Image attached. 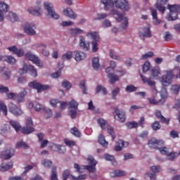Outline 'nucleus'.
Here are the masks:
<instances>
[{
  "mask_svg": "<svg viewBox=\"0 0 180 180\" xmlns=\"http://www.w3.org/2000/svg\"><path fill=\"white\" fill-rule=\"evenodd\" d=\"M155 115L157 119L160 120L162 123H165V124L167 125L169 124V118H166L165 117H164V115H162V113L160 110H157Z\"/></svg>",
  "mask_w": 180,
  "mask_h": 180,
  "instance_id": "nucleus-26",
  "label": "nucleus"
},
{
  "mask_svg": "<svg viewBox=\"0 0 180 180\" xmlns=\"http://www.w3.org/2000/svg\"><path fill=\"white\" fill-rule=\"evenodd\" d=\"M27 72H29L32 77H37V70L34 68V66L32 65H25L22 69L19 70V74L20 75H22L23 74H26Z\"/></svg>",
  "mask_w": 180,
  "mask_h": 180,
  "instance_id": "nucleus-8",
  "label": "nucleus"
},
{
  "mask_svg": "<svg viewBox=\"0 0 180 180\" xmlns=\"http://www.w3.org/2000/svg\"><path fill=\"white\" fill-rule=\"evenodd\" d=\"M44 112L45 113V117L46 119H50L51 116H53V111L50 110V108H44Z\"/></svg>",
  "mask_w": 180,
  "mask_h": 180,
  "instance_id": "nucleus-56",
  "label": "nucleus"
},
{
  "mask_svg": "<svg viewBox=\"0 0 180 180\" xmlns=\"http://www.w3.org/2000/svg\"><path fill=\"white\" fill-rule=\"evenodd\" d=\"M79 46L85 51H88L89 50V42L85 41V38L83 37H80Z\"/></svg>",
  "mask_w": 180,
  "mask_h": 180,
  "instance_id": "nucleus-32",
  "label": "nucleus"
},
{
  "mask_svg": "<svg viewBox=\"0 0 180 180\" xmlns=\"http://www.w3.org/2000/svg\"><path fill=\"white\" fill-rule=\"evenodd\" d=\"M78 103L75 100L72 99L69 102V106L71 109L77 110L78 109Z\"/></svg>",
  "mask_w": 180,
  "mask_h": 180,
  "instance_id": "nucleus-55",
  "label": "nucleus"
},
{
  "mask_svg": "<svg viewBox=\"0 0 180 180\" xmlns=\"http://www.w3.org/2000/svg\"><path fill=\"white\" fill-rule=\"evenodd\" d=\"M150 65H151L150 64V62H145L143 66V72H147V71H150Z\"/></svg>",
  "mask_w": 180,
  "mask_h": 180,
  "instance_id": "nucleus-60",
  "label": "nucleus"
},
{
  "mask_svg": "<svg viewBox=\"0 0 180 180\" xmlns=\"http://www.w3.org/2000/svg\"><path fill=\"white\" fill-rule=\"evenodd\" d=\"M28 12L29 13L33 15L34 16H40V15H41L42 13L41 10H40L39 7H31L28 9Z\"/></svg>",
  "mask_w": 180,
  "mask_h": 180,
  "instance_id": "nucleus-33",
  "label": "nucleus"
},
{
  "mask_svg": "<svg viewBox=\"0 0 180 180\" xmlns=\"http://www.w3.org/2000/svg\"><path fill=\"white\" fill-rule=\"evenodd\" d=\"M167 9L169 11L168 20H176L180 13V4H168Z\"/></svg>",
  "mask_w": 180,
  "mask_h": 180,
  "instance_id": "nucleus-3",
  "label": "nucleus"
},
{
  "mask_svg": "<svg viewBox=\"0 0 180 180\" xmlns=\"http://www.w3.org/2000/svg\"><path fill=\"white\" fill-rule=\"evenodd\" d=\"M72 34L74 36H77V34H82L84 33V30L79 29V28H75L72 30Z\"/></svg>",
  "mask_w": 180,
  "mask_h": 180,
  "instance_id": "nucleus-61",
  "label": "nucleus"
},
{
  "mask_svg": "<svg viewBox=\"0 0 180 180\" xmlns=\"http://www.w3.org/2000/svg\"><path fill=\"white\" fill-rule=\"evenodd\" d=\"M27 95V91L26 89H23L21 92H20L18 94L17 93L16 96V101L18 103H22V102H25V96Z\"/></svg>",
  "mask_w": 180,
  "mask_h": 180,
  "instance_id": "nucleus-29",
  "label": "nucleus"
},
{
  "mask_svg": "<svg viewBox=\"0 0 180 180\" xmlns=\"http://www.w3.org/2000/svg\"><path fill=\"white\" fill-rule=\"evenodd\" d=\"M64 143L68 147H74V146H75V142L74 141H71L68 139H64Z\"/></svg>",
  "mask_w": 180,
  "mask_h": 180,
  "instance_id": "nucleus-62",
  "label": "nucleus"
},
{
  "mask_svg": "<svg viewBox=\"0 0 180 180\" xmlns=\"http://www.w3.org/2000/svg\"><path fill=\"white\" fill-rule=\"evenodd\" d=\"M140 77L143 84H148V85L152 86V92H153V94H158V91H157V89L155 88V82H153V80H151V78L146 79V77L141 75V73H140Z\"/></svg>",
  "mask_w": 180,
  "mask_h": 180,
  "instance_id": "nucleus-19",
  "label": "nucleus"
},
{
  "mask_svg": "<svg viewBox=\"0 0 180 180\" xmlns=\"http://www.w3.org/2000/svg\"><path fill=\"white\" fill-rule=\"evenodd\" d=\"M24 32L26 33V34H28V36H34L36 34V31L34 29H36V25L34 24H29L26 22L23 27Z\"/></svg>",
  "mask_w": 180,
  "mask_h": 180,
  "instance_id": "nucleus-18",
  "label": "nucleus"
},
{
  "mask_svg": "<svg viewBox=\"0 0 180 180\" xmlns=\"http://www.w3.org/2000/svg\"><path fill=\"white\" fill-rule=\"evenodd\" d=\"M28 86H30V88L37 89V92H41L43 91H47V89H50V86L49 85H43L36 81L30 82L28 84Z\"/></svg>",
  "mask_w": 180,
  "mask_h": 180,
  "instance_id": "nucleus-13",
  "label": "nucleus"
},
{
  "mask_svg": "<svg viewBox=\"0 0 180 180\" xmlns=\"http://www.w3.org/2000/svg\"><path fill=\"white\" fill-rule=\"evenodd\" d=\"M99 58L96 57L92 59V66L94 70H98L100 67Z\"/></svg>",
  "mask_w": 180,
  "mask_h": 180,
  "instance_id": "nucleus-44",
  "label": "nucleus"
},
{
  "mask_svg": "<svg viewBox=\"0 0 180 180\" xmlns=\"http://www.w3.org/2000/svg\"><path fill=\"white\" fill-rule=\"evenodd\" d=\"M8 110L10 113H12L14 116H22V115H23L22 109L13 103H10L8 104Z\"/></svg>",
  "mask_w": 180,
  "mask_h": 180,
  "instance_id": "nucleus-16",
  "label": "nucleus"
},
{
  "mask_svg": "<svg viewBox=\"0 0 180 180\" xmlns=\"http://www.w3.org/2000/svg\"><path fill=\"white\" fill-rule=\"evenodd\" d=\"M125 91L126 92H129V93L136 92L137 91V87H136L133 84H129L126 86Z\"/></svg>",
  "mask_w": 180,
  "mask_h": 180,
  "instance_id": "nucleus-50",
  "label": "nucleus"
},
{
  "mask_svg": "<svg viewBox=\"0 0 180 180\" xmlns=\"http://www.w3.org/2000/svg\"><path fill=\"white\" fill-rule=\"evenodd\" d=\"M72 58V51H69L62 56V60L64 61L71 60Z\"/></svg>",
  "mask_w": 180,
  "mask_h": 180,
  "instance_id": "nucleus-47",
  "label": "nucleus"
},
{
  "mask_svg": "<svg viewBox=\"0 0 180 180\" xmlns=\"http://www.w3.org/2000/svg\"><path fill=\"white\" fill-rule=\"evenodd\" d=\"M165 72L166 75L162 76L160 82L163 86H168L171 85V82L175 78V75L172 70H165Z\"/></svg>",
  "mask_w": 180,
  "mask_h": 180,
  "instance_id": "nucleus-4",
  "label": "nucleus"
},
{
  "mask_svg": "<svg viewBox=\"0 0 180 180\" xmlns=\"http://www.w3.org/2000/svg\"><path fill=\"white\" fill-rule=\"evenodd\" d=\"M6 18L7 19H9V20H11V22H12L13 23L14 22H18L19 20V18L18 17V15L11 11L8 13Z\"/></svg>",
  "mask_w": 180,
  "mask_h": 180,
  "instance_id": "nucleus-35",
  "label": "nucleus"
},
{
  "mask_svg": "<svg viewBox=\"0 0 180 180\" xmlns=\"http://www.w3.org/2000/svg\"><path fill=\"white\" fill-rule=\"evenodd\" d=\"M4 70H5L2 74V78L5 81H8V79H11V70H8V68H4Z\"/></svg>",
  "mask_w": 180,
  "mask_h": 180,
  "instance_id": "nucleus-38",
  "label": "nucleus"
},
{
  "mask_svg": "<svg viewBox=\"0 0 180 180\" xmlns=\"http://www.w3.org/2000/svg\"><path fill=\"white\" fill-rule=\"evenodd\" d=\"M10 124L12 126V127L15 130V131H19L22 127L20 126V124L16 121L11 120L10 121Z\"/></svg>",
  "mask_w": 180,
  "mask_h": 180,
  "instance_id": "nucleus-40",
  "label": "nucleus"
},
{
  "mask_svg": "<svg viewBox=\"0 0 180 180\" xmlns=\"http://www.w3.org/2000/svg\"><path fill=\"white\" fill-rule=\"evenodd\" d=\"M102 92L103 95H106L108 94V91L106 90V88L103 87L102 85L98 84L96 86V94H99V92Z\"/></svg>",
  "mask_w": 180,
  "mask_h": 180,
  "instance_id": "nucleus-42",
  "label": "nucleus"
},
{
  "mask_svg": "<svg viewBox=\"0 0 180 180\" xmlns=\"http://www.w3.org/2000/svg\"><path fill=\"white\" fill-rule=\"evenodd\" d=\"M157 1L158 2L155 4V6L156 9H158V11H159V12L162 13H165V11L167 8H165V6L162 5H167V4L168 3V0H157Z\"/></svg>",
  "mask_w": 180,
  "mask_h": 180,
  "instance_id": "nucleus-21",
  "label": "nucleus"
},
{
  "mask_svg": "<svg viewBox=\"0 0 180 180\" xmlns=\"http://www.w3.org/2000/svg\"><path fill=\"white\" fill-rule=\"evenodd\" d=\"M150 169L154 174H158V172H161V167L160 166H152Z\"/></svg>",
  "mask_w": 180,
  "mask_h": 180,
  "instance_id": "nucleus-64",
  "label": "nucleus"
},
{
  "mask_svg": "<svg viewBox=\"0 0 180 180\" xmlns=\"http://www.w3.org/2000/svg\"><path fill=\"white\" fill-rule=\"evenodd\" d=\"M75 60L76 61H82L86 58V53L81 51H76L74 52Z\"/></svg>",
  "mask_w": 180,
  "mask_h": 180,
  "instance_id": "nucleus-25",
  "label": "nucleus"
},
{
  "mask_svg": "<svg viewBox=\"0 0 180 180\" xmlns=\"http://www.w3.org/2000/svg\"><path fill=\"white\" fill-rule=\"evenodd\" d=\"M150 15L153 17L154 25H160L161 23V20H158V15L157 14V9L150 7Z\"/></svg>",
  "mask_w": 180,
  "mask_h": 180,
  "instance_id": "nucleus-27",
  "label": "nucleus"
},
{
  "mask_svg": "<svg viewBox=\"0 0 180 180\" xmlns=\"http://www.w3.org/2000/svg\"><path fill=\"white\" fill-rule=\"evenodd\" d=\"M161 75L160 72V68H153L151 69V77L152 78H158Z\"/></svg>",
  "mask_w": 180,
  "mask_h": 180,
  "instance_id": "nucleus-37",
  "label": "nucleus"
},
{
  "mask_svg": "<svg viewBox=\"0 0 180 180\" xmlns=\"http://www.w3.org/2000/svg\"><path fill=\"white\" fill-rule=\"evenodd\" d=\"M34 131V128L33 127V121H32L31 117L27 118L26 127L21 129V132L22 134H30Z\"/></svg>",
  "mask_w": 180,
  "mask_h": 180,
  "instance_id": "nucleus-11",
  "label": "nucleus"
},
{
  "mask_svg": "<svg viewBox=\"0 0 180 180\" xmlns=\"http://www.w3.org/2000/svg\"><path fill=\"white\" fill-rule=\"evenodd\" d=\"M148 146H149L150 148H157L163 155H167V154H168L167 148L161 147V146H164V141L162 140H157L152 138L148 141Z\"/></svg>",
  "mask_w": 180,
  "mask_h": 180,
  "instance_id": "nucleus-2",
  "label": "nucleus"
},
{
  "mask_svg": "<svg viewBox=\"0 0 180 180\" xmlns=\"http://www.w3.org/2000/svg\"><path fill=\"white\" fill-rule=\"evenodd\" d=\"M51 180H58V177L57 176V167L56 166L52 168Z\"/></svg>",
  "mask_w": 180,
  "mask_h": 180,
  "instance_id": "nucleus-46",
  "label": "nucleus"
},
{
  "mask_svg": "<svg viewBox=\"0 0 180 180\" xmlns=\"http://www.w3.org/2000/svg\"><path fill=\"white\" fill-rule=\"evenodd\" d=\"M7 50L10 51L12 54H15L18 57H23L25 52L23 51V49H18L16 46H12L7 48Z\"/></svg>",
  "mask_w": 180,
  "mask_h": 180,
  "instance_id": "nucleus-22",
  "label": "nucleus"
},
{
  "mask_svg": "<svg viewBox=\"0 0 180 180\" xmlns=\"http://www.w3.org/2000/svg\"><path fill=\"white\" fill-rule=\"evenodd\" d=\"M127 129H136L139 127V123L136 122H128L126 123Z\"/></svg>",
  "mask_w": 180,
  "mask_h": 180,
  "instance_id": "nucleus-48",
  "label": "nucleus"
},
{
  "mask_svg": "<svg viewBox=\"0 0 180 180\" xmlns=\"http://www.w3.org/2000/svg\"><path fill=\"white\" fill-rule=\"evenodd\" d=\"M6 61L8 63V64H11V65H13V64L16 63V59H15V58H13L12 56H6Z\"/></svg>",
  "mask_w": 180,
  "mask_h": 180,
  "instance_id": "nucleus-57",
  "label": "nucleus"
},
{
  "mask_svg": "<svg viewBox=\"0 0 180 180\" xmlns=\"http://www.w3.org/2000/svg\"><path fill=\"white\" fill-rule=\"evenodd\" d=\"M88 164L89 165H85L84 168L85 169H87L89 172H91V174H95L96 172V165L98 164V162L95 160V158L92 156H89L88 159Z\"/></svg>",
  "mask_w": 180,
  "mask_h": 180,
  "instance_id": "nucleus-10",
  "label": "nucleus"
},
{
  "mask_svg": "<svg viewBox=\"0 0 180 180\" xmlns=\"http://www.w3.org/2000/svg\"><path fill=\"white\" fill-rule=\"evenodd\" d=\"M0 110H2L3 113H4L5 116L8 115V108L4 101H0Z\"/></svg>",
  "mask_w": 180,
  "mask_h": 180,
  "instance_id": "nucleus-51",
  "label": "nucleus"
},
{
  "mask_svg": "<svg viewBox=\"0 0 180 180\" xmlns=\"http://www.w3.org/2000/svg\"><path fill=\"white\" fill-rule=\"evenodd\" d=\"M70 173L71 172L70 171V169L65 170L63 173V180H67L68 179V178L72 180H82V179H86V178H88L87 174H82L77 177L74 175H72Z\"/></svg>",
  "mask_w": 180,
  "mask_h": 180,
  "instance_id": "nucleus-9",
  "label": "nucleus"
},
{
  "mask_svg": "<svg viewBox=\"0 0 180 180\" xmlns=\"http://www.w3.org/2000/svg\"><path fill=\"white\" fill-rule=\"evenodd\" d=\"M111 15H117L116 20L118 22H123L122 24V29H127V26H129V19L127 17H124L122 13H119V11L117 9H112L110 12Z\"/></svg>",
  "mask_w": 180,
  "mask_h": 180,
  "instance_id": "nucleus-7",
  "label": "nucleus"
},
{
  "mask_svg": "<svg viewBox=\"0 0 180 180\" xmlns=\"http://www.w3.org/2000/svg\"><path fill=\"white\" fill-rule=\"evenodd\" d=\"M86 36L89 39H91V40H92V51L94 53H96V51L99 50V48L98 47V42H99L101 40V37H99L98 32H87Z\"/></svg>",
  "mask_w": 180,
  "mask_h": 180,
  "instance_id": "nucleus-6",
  "label": "nucleus"
},
{
  "mask_svg": "<svg viewBox=\"0 0 180 180\" xmlns=\"http://www.w3.org/2000/svg\"><path fill=\"white\" fill-rule=\"evenodd\" d=\"M15 155V150L12 148H8L3 151L0 156L3 160H11V157Z\"/></svg>",
  "mask_w": 180,
  "mask_h": 180,
  "instance_id": "nucleus-20",
  "label": "nucleus"
},
{
  "mask_svg": "<svg viewBox=\"0 0 180 180\" xmlns=\"http://www.w3.org/2000/svg\"><path fill=\"white\" fill-rule=\"evenodd\" d=\"M34 108L36 112H40L41 110H44V108H43V105H40V103L37 102L34 103Z\"/></svg>",
  "mask_w": 180,
  "mask_h": 180,
  "instance_id": "nucleus-59",
  "label": "nucleus"
},
{
  "mask_svg": "<svg viewBox=\"0 0 180 180\" xmlns=\"http://www.w3.org/2000/svg\"><path fill=\"white\" fill-rule=\"evenodd\" d=\"M51 150H53V151H57L58 153H59V154H64V153H65L66 151L65 146L56 143H53L51 146Z\"/></svg>",
  "mask_w": 180,
  "mask_h": 180,
  "instance_id": "nucleus-24",
  "label": "nucleus"
},
{
  "mask_svg": "<svg viewBox=\"0 0 180 180\" xmlns=\"http://www.w3.org/2000/svg\"><path fill=\"white\" fill-rule=\"evenodd\" d=\"M39 47H41V54L42 56H44L45 57H49L50 56V51L49 50L46 49H47V46L44 44H39Z\"/></svg>",
  "mask_w": 180,
  "mask_h": 180,
  "instance_id": "nucleus-39",
  "label": "nucleus"
},
{
  "mask_svg": "<svg viewBox=\"0 0 180 180\" xmlns=\"http://www.w3.org/2000/svg\"><path fill=\"white\" fill-rule=\"evenodd\" d=\"M97 123L99 124L101 129L103 130L106 129V126L108 124V122L102 118H99L97 120Z\"/></svg>",
  "mask_w": 180,
  "mask_h": 180,
  "instance_id": "nucleus-45",
  "label": "nucleus"
},
{
  "mask_svg": "<svg viewBox=\"0 0 180 180\" xmlns=\"http://www.w3.org/2000/svg\"><path fill=\"white\" fill-rule=\"evenodd\" d=\"M110 58H113L114 60H120V56L116 55L113 49H111L110 51Z\"/></svg>",
  "mask_w": 180,
  "mask_h": 180,
  "instance_id": "nucleus-58",
  "label": "nucleus"
},
{
  "mask_svg": "<svg viewBox=\"0 0 180 180\" xmlns=\"http://www.w3.org/2000/svg\"><path fill=\"white\" fill-rule=\"evenodd\" d=\"M98 142L99 143L103 146V147H108V141L105 139V136L102 134L98 136Z\"/></svg>",
  "mask_w": 180,
  "mask_h": 180,
  "instance_id": "nucleus-41",
  "label": "nucleus"
},
{
  "mask_svg": "<svg viewBox=\"0 0 180 180\" xmlns=\"http://www.w3.org/2000/svg\"><path fill=\"white\" fill-rule=\"evenodd\" d=\"M63 13L65 16H68L70 19H77V14L72 11L71 8H68L63 11Z\"/></svg>",
  "mask_w": 180,
  "mask_h": 180,
  "instance_id": "nucleus-31",
  "label": "nucleus"
},
{
  "mask_svg": "<svg viewBox=\"0 0 180 180\" xmlns=\"http://www.w3.org/2000/svg\"><path fill=\"white\" fill-rule=\"evenodd\" d=\"M115 112L116 120H118V122H120L121 123H124V122H126V112L123 110H119V108L116 107L115 108Z\"/></svg>",
  "mask_w": 180,
  "mask_h": 180,
  "instance_id": "nucleus-17",
  "label": "nucleus"
},
{
  "mask_svg": "<svg viewBox=\"0 0 180 180\" xmlns=\"http://www.w3.org/2000/svg\"><path fill=\"white\" fill-rule=\"evenodd\" d=\"M16 148H24V150H27V148H29V146L23 141H20L17 143Z\"/></svg>",
  "mask_w": 180,
  "mask_h": 180,
  "instance_id": "nucleus-53",
  "label": "nucleus"
},
{
  "mask_svg": "<svg viewBox=\"0 0 180 180\" xmlns=\"http://www.w3.org/2000/svg\"><path fill=\"white\" fill-rule=\"evenodd\" d=\"M104 158L106 161H110L112 165H116V161L115 160V157L113 155L106 153L104 155Z\"/></svg>",
  "mask_w": 180,
  "mask_h": 180,
  "instance_id": "nucleus-43",
  "label": "nucleus"
},
{
  "mask_svg": "<svg viewBox=\"0 0 180 180\" xmlns=\"http://www.w3.org/2000/svg\"><path fill=\"white\" fill-rule=\"evenodd\" d=\"M101 3L104 5L105 11H109L110 8L115 6L117 9H121L124 12H126L130 9V4L127 0H101Z\"/></svg>",
  "mask_w": 180,
  "mask_h": 180,
  "instance_id": "nucleus-1",
  "label": "nucleus"
},
{
  "mask_svg": "<svg viewBox=\"0 0 180 180\" xmlns=\"http://www.w3.org/2000/svg\"><path fill=\"white\" fill-rule=\"evenodd\" d=\"M161 98L158 100L155 96L148 98V101L150 105H162L165 102V99L168 98V93L167 89H163L160 92Z\"/></svg>",
  "mask_w": 180,
  "mask_h": 180,
  "instance_id": "nucleus-5",
  "label": "nucleus"
},
{
  "mask_svg": "<svg viewBox=\"0 0 180 180\" xmlns=\"http://www.w3.org/2000/svg\"><path fill=\"white\" fill-rule=\"evenodd\" d=\"M171 89H172V91L173 92V94H176L180 91V86L178 84L172 85L171 87Z\"/></svg>",
  "mask_w": 180,
  "mask_h": 180,
  "instance_id": "nucleus-63",
  "label": "nucleus"
},
{
  "mask_svg": "<svg viewBox=\"0 0 180 180\" xmlns=\"http://www.w3.org/2000/svg\"><path fill=\"white\" fill-rule=\"evenodd\" d=\"M44 8L46 11H47L48 15L52 18V19H58L60 18V15L54 11V9H53V4L45 2L44 4Z\"/></svg>",
  "mask_w": 180,
  "mask_h": 180,
  "instance_id": "nucleus-15",
  "label": "nucleus"
},
{
  "mask_svg": "<svg viewBox=\"0 0 180 180\" xmlns=\"http://www.w3.org/2000/svg\"><path fill=\"white\" fill-rule=\"evenodd\" d=\"M70 133L75 136V137H81V132L78 130V128L76 127L70 129Z\"/></svg>",
  "mask_w": 180,
  "mask_h": 180,
  "instance_id": "nucleus-52",
  "label": "nucleus"
},
{
  "mask_svg": "<svg viewBox=\"0 0 180 180\" xmlns=\"http://www.w3.org/2000/svg\"><path fill=\"white\" fill-rule=\"evenodd\" d=\"M26 60H29L30 61H32L34 64H36L38 67H43V63H41V61L39 58V56L27 52L25 56Z\"/></svg>",
  "mask_w": 180,
  "mask_h": 180,
  "instance_id": "nucleus-14",
  "label": "nucleus"
},
{
  "mask_svg": "<svg viewBox=\"0 0 180 180\" xmlns=\"http://www.w3.org/2000/svg\"><path fill=\"white\" fill-rule=\"evenodd\" d=\"M151 128L153 130H155V131H157V130H160L161 129V124H160V122L155 121L151 124Z\"/></svg>",
  "mask_w": 180,
  "mask_h": 180,
  "instance_id": "nucleus-54",
  "label": "nucleus"
},
{
  "mask_svg": "<svg viewBox=\"0 0 180 180\" xmlns=\"http://www.w3.org/2000/svg\"><path fill=\"white\" fill-rule=\"evenodd\" d=\"M41 164L45 168L50 169L51 168V165H53V162L49 160L45 159L41 161Z\"/></svg>",
  "mask_w": 180,
  "mask_h": 180,
  "instance_id": "nucleus-49",
  "label": "nucleus"
},
{
  "mask_svg": "<svg viewBox=\"0 0 180 180\" xmlns=\"http://www.w3.org/2000/svg\"><path fill=\"white\" fill-rule=\"evenodd\" d=\"M105 72L108 74L107 77L110 79V83L113 85L115 82L119 81V76L115 75V70L113 68L108 67L105 69Z\"/></svg>",
  "mask_w": 180,
  "mask_h": 180,
  "instance_id": "nucleus-12",
  "label": "nucleus"
},
{
  "mask_svg": "<svg viewBox=\"0 0 180 180\" xmlns=\"http://www.w3.org/2000/svg\"><path fill=\"white\" fill-rule=\"evenodd\" d=\"M9 9V6L5 2L0 1V22L4 20V12L6 13Z\"/></svg>",
  "mask_w": 180,
  "mask_h": 180,
  "instance_id": "nucleus-23",
  "label": "nucleus"
},
{
  "mask_svg": "<svg viewBox=\"0 0 180 180\" xmlns=\"http://www.w3.org/2000/svg\"><path fill=\"white\" fill-rule=\"evenodd\" d=\"M112 178H119L120 176H124L126 172L123 170H114L110 173Z\"/></svg>",
  "mask_w": 180,
  "mask_h": 180,
  "instance_id": "nucleus-34",
  "label": "nucleus"
},
{
  "mask_svg": "<svg viewBox=\"0 0 180 180\" xmlns=\"http://www.w3.org/2000/svg\"><path fill=\"white\" fill-rule=\"evenodd\" d=\"M124 144H127V146H129V143L124 142V141H122V140H118L117 141V145L115 146V151H122V149L123 148V147H124Z\"/></svg>",
  "mask_w": 180,
  "mask_h": 180,
  "instance_id": "nucleus-36",
  "label": "nucleus"
},
{
  "mask_svg": "<svg viewBox=\"0 0 180 180\" xmlns=\"http://www.w3.org/2000/svg\"><path fill=\"white\" fill-rule=\"evenodd\" d=\"M13 162H3L0 165V171L1 172H5L6 171H8V169H11V168H13Z\"/></svg>",
  "mask_w": 180,
  "mask_h": 180,
  "instance_id": "nucleus-30",
  "label": "nucleus"
},
{
  "mask_svg": "<svg viewBox=\"0 0 180 180\" xmlns=\"http://www.w3.org/2000/svg\"><path fill=\"white\" fill-rule=\"evenodd\" d=\"M140 37H142V40H146V37H151V31L150 27L142 28V32H139Z\"/></svg>",
  "mask_w": 180,
  "mask_h": 180,
  "instance_id": "nucleus-28",
  "label": "nucleus"
}]
</instances>
